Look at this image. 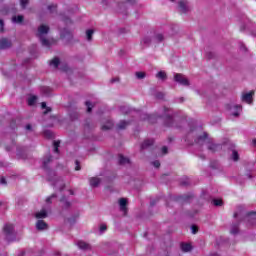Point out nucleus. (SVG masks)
Returning a JSON list of instances; mask_svg holds the SVG:
<instances>
[{
	"label": "nucleus",
	"instance_id": "nucleus-1",
	"mask_svg": "<svg viewBox=\"0 0 256 256\" xmlns=\"http://www.w3.org/2000/svg\"><path fill=\"white\" fill-rule=\"evenodd\" d=\"M210 139L211 138H209L207 132H200L197 129H190L184 138L187 145L196 144L200 147H203V145H207Z\"/></svg>",
	"mask_w": 256,
	"mask_h": 256
},
{
	"label": "nucleus",
	"instance_id": "nucleus-2",
	"mask_svg": "<svg viewBox=\"0 0 256 256\" xmlns=\"http://www.w3.org/2000/svg\"><path fill=\"white\" fill-rule=\"evenodd\" d=\"M50 27L48 25L42 24L38 27L36 37L40 40L42 47H47V49L51 48L52 45H55V40H49L45 38V35L49 34Z\"/></svg>",
	"mask_w": 256,
	"mask_h": 256
},
{
	"label": "nucleus",
	"instance_id": "nucleus-3",
	"mask_svg": "<svg viewBox=\"0 0 256 256\" xmlns=\"http://www.w3.org/2000/svg\"><path fill=\"white\" fill-rule=\"evenodd\" d=\"M5 239L8 243H13L17 240V233H15V227L13 224H6L3 228Z\"/></svg>",
	"mask_w": 256,
	"mask_h": 256
},
{
	"label": "nucleus",
	"instance_id": "nucleus-4",
	"mask_svg": "<svg viewBox=\"0 0 256 256\" xmlns=\"http://www.w3.org/2000/svg\"><path fill=\"white\" fill-rule=\"evenodd\" d=\"M165 114L163 116L164 118V124L166 127H175V119L173 118V114L170 113V110L165 108L164 109Z\"/></svg>",
	"mask_w": 256,
	"mask_h": 256
},
{
	"label": "nucleus",
	"instance_id": "nucleus-5",
	"mask_svg": "<svg viewBox=\"0 0 256 256\" xmlns=\"http://www.w3.org/2000/svg\"><path fill=\"white\" fill-rule=\"evenodd\" d=\"M174 81L176 83H179V85H182L183 87H189V85H191L189 79L181 73L174 74Z\"/></svg>",
	"mask_w": 256,
	"mask_h": 256
},
{
	"label": "nucleus",
	"instance_id": "nucleus-6",
	"mask_svg": "<svg viewBox=\"0 0 256 256\" xmlns=\"http://www.w3.org/2000/svg\"><path fill=\"white\" fill-rule=\"evenodd\" d=\"M178 11L184 15L191 12V4H189V1L180 0L178 2Z\"/></svg>",
	"mask_w": 256,
	"mask_h": 256
},
{
	"label": "nucleus",
	"instance_id": "nucleus-7",
	"mask_svg": "<svg viewBox=\"0 0 256 256\" xmlns=\"http://www.w3.org/2000/svg\"><path fill=\"white\" fill-rule=\"evenodd\" d=\"M206 147L211 153H216V151L221 150V144H217L211 139L207 142Z\"/></svg>",
	"mask_w": 256,
	"mask_h": 256
},
{
	"label": "nucleus",
	"instance_id": "nucleus-8",
	"mask_svg": "<svg viewBox=\"0 0 256 256\" xmlns=\"http://www.w3.org/2000/svg\"><path fill=\"white\" fill-rule=\"evenodd\" d=\"M60 37L62 39H66V41H73V32H71V30L64 28L61 31Z\"/></svg>",
	"mask_w": 256,
	"mask_h": 256
},
{
	"label": "nucleus",
	"instance_id": "nucleus-9",
	"mask_svg": "<svg viewBox=\"0 0 256 256\" xmlns=\"http://www.w3.org/2000/svg\"><path fill=\"white\" fill-rule=\"evenodd\" d=\"M16 155L18 159H27V150L25 149V147L17 146Z\"/></svg>",
	"mask_w": 256,
	"mask_h": 256
},
{
	"label": "nucleus",
	"instance_id": "nucleus-10",
	"mask_svg": "<svg viewBox=\"0 0 256 256\" xmlns=\"http://www.w3.org/2000/svg\"><path fill=\"white\" fill-rule=\"evenodd\" d=\"M37 231H47L49 229V225L46 224L44 220H38L36 222Z\"/></svg>",
	"mask_w": 256,
	"mask_h": 256
},
{
	"label": "nucleus",
	"instance_id": "nucleus-11",
	"mask_svg": "<svg viewBox=\"0 0 256 256\" xmlns=\"http://www.w3.org/2000/svg\"><path fill=\"white\" fill-rule=\"evenodd\" d=\"M129 125H131V121L121 120L116 125V129H117V131H123V130L127 129L129 127Z\"/></svg>",
	"mask_w": 256,
	"mask_h": 256
},
{
	"label": "nucleus",
	"instance_id": "nucleus-12",
	"mask_svg": "<svg viewBox=\"0 0 256 256\" xmlns=\"http://www.w3.org/2000/svg\"><path fill=\"white\" fill-rule=\"evenodd\" d=\"M256 212L252 211L246 215V221L249 225H255Z\"/></svg>",
	"mask_w": 256,
	"mask_h": 256
},
{
	"label": "nucleus",
	"instance_id": "nucleus-13",
	"mask_svg": "<svg viewBox=\"0 0 256 256\" xmlns=\"http://www.w3.org/2000/svg\"><path fill=\"white\" fill-rule=\"evenodd\" d=\"M12 43L9 38H1L0 39V49H9L11 47Z\"/></svg>",
	"mask_w": 256,
	"mask_h": 256
},
{
	"label": "nucleus",
	"instance_id": "nucleus-14",
	"mask_svg": "<svg viewBox=\"0 0 256 256\" xmlns=\"http://www.w3.org/2000/svg\"><path fill=\"white\" fill-rule=\"evenodd\" d=\"M253 95H255V92H253V91L243 94L242 101H244L245 103H249V104L253 103Z\"/></svg>",
	"mask_w": 256,
	"mask_h": 256
},
{
	"label": "nucleus",
	"instance_id": "nucleus-15",
	"mask_svg": "<svg viewBox=\"0 0 256 256\" xmlns=\"http://www.w3.org/2000/svg\"><path fill=\"white\" fill-rule=\"evenodd\" d=\"M60 203L62 204V209H70L71 207V202L65 196L60 198Z\"/></svg>",
	"mask_w": 256,
	"mask_h": 256
},
{
	"label": "nucleus",
	"instance_id": "nucleus-16",
	"mask_svg": "<svg viewBox=\"0 0 256 256\" xmlns=\"http://www.w3.org/2000/svg\"><path fill=\"white\" fill-rule=\"evenodd\" d=\"M24 21H25V16L23 15H17L12 17V23H16L17 25H23Z\"/></svg>",
	"mask_w": 256,
	"mask_h": 256
},
{
	"label": "nucleus",
	"instance_id": "nucleus-17",
	"mask_svg": "<svg viewBox=\"0 0 256 256\" xmlns=\"http://www.w3.org/2000/svg\"><path fill=\"white\" fill-rule=\"evenodd\" d=\"M51 161H53V156L50 154L43 159L42 165L46 170L48 169V165L51 163Z\"/></svg>",
	"mask_w": 256,
	"mask_h": 256
},
{
	"label": "nucleus",
	"instance_id": "nucleus-18",
	"mask_svg": "<svg viewBox=\"0 0 256 256\" xmlns=\"http://www.w3.org/2000/svg\"><path fill=\"white\" fill-rule=\"evenodd\" d=\"M118 163H119V165H127V164L131 163V161L129 160V158L120 154L118 156Z\"/></svg>",
	"mask_w": 256,
	"mask_h": 256
},
{
	"label": "nucleus",
	"instance_id": "nucleus-19",
	"mask_svg": "<svg viewBox=\"0 0 256 256\" xmlns=\"http://www.w3.org/2000/svg\"><path fill=\"white\" fill-rule=\"evenodd\" d=\"M153 143H155V141L153 139L151 140H145L142 144H141V150L143 151L144 149H149V147H151L153 145Z\"/></svg>",
	"mask_w": 256,
	"mask_h": 256
},
{
	"label": "nucleus",
	"instance_id": "nucleus-20",
	"mask_svg": "<svg viewBox=\"0 0 256 256\" xmlns=\"http://www.w3.org/2000/svg\"><path fill=\"white\" fill-rule=\"evenodd\" d=\"M239 111H241V106L235 105L231 108V115H233V117H239Z\"/></svg>",
	"mask_w": 256,
	"mask_h": 256
},
{
	"label": "nucleus",
	"instance_id": "nucleus-21",
	"mask_svg": "<svg viewBox=\"0 0 256 256\" xmlns=\"http://www.w3.org/2000/svg\"><path fill=\"white\" fill-rule=\"evenodd\" d=\"M180 247L184 253H189V251H191V249H193V246H191V244H189V243H182L180 245Z\"/></svg>",
	"mask_w": 256,
	"mask_h": 256
},
{
	"label": "nucleus",
	"instance_id": "nucleus-22",
	"mask_svg": "<svg viewBox=\"0 0 256 256\" xmlns=\"http://www.w3.org/2000/svg\"><path fill=\"white\" fill-rule=\"evenodd\" d=\"M99 183H101V179L97 177L90 178V186L91 187H99Z\"/></svg>",
	"mask_w": 256,
	"mask_h": 256
},
{
	"label": "nucleus",
	"instance_id": "nucleus-23",
	"mask_svg": "<svg viewBox=\"0 0 256 256\" xmlns=\"http://www.w3.org/2000/svg\"><path fill=\"white\" fill-rule=\"evenodd\" d=\"M119 206H120V210L127 211V199L121 198L119 200Z\"/></svg>",
	"mask_w": 256,
	"mask_h": 256
},
{
	"label": "nucleus",
	"instance_id": "nucleus-24",
	"mask_svg": "<svg viewBox=\"0 0 256 256\" xmlns=\"http://www.w3.org/2000/svg\"><path fill=\"white\" fill-rule=\"evenodd\" d=\"M230 233L232 235H237V233H239V222L232 224Z\"/></svg>",
	"mask_w": 256,
	"mask_h": 256
},
{
	"label": "nucleus",
	"instance_id": "nucleus-25",
	"mask_svg": "<svg viewBox=\"0 0 256 256\" xmlns=\"http://www.w3.org/2000/svg\"><path fill=\"white\" fill-rule=\"evenodd\" d=\"M36 219H46L47 217V210L43 209L40 212L35 214Z\"/></svg>",
	"mask_w": 256,
	"mask_h": 256
},
{
	"label": "nucleus",
	"instance_id": "nucleus-26",
	"mask_svg": "<svg viewBox=\"0 0 256 256\" xmlns=\"http://www.w3.org/2000/svg\"><path fill=\"white\" fill-rule=\"evenodd\" d=\"M40 91H41L42 95H45L46 97H49V95H51L52 90L47 86H42L40 88Z\"/></svg>",
	"mask_w": 256,
	"mask_h": 256
},
{
	"label": "nucleus",
	"instance_id": "nucleus-27",
	"mask_svg": "<svg viewBox=\"0 0 256 256\" xmlns=\"http://www.w3.org/2000/svg\"><path fill=\"white\" fill-rule=\"evenodd\" d=\"M61 63V60H59V57H55L53 60L50 61V66L54 67V69H57Z\"/></svg>",
	"mask_w": 256,
	"mask_h": 256
},
{
	"label": "nucleus",
	"instance_id": "nucleus-28",
	"mask_svg": "<svg viewBox=\"0 0 256 256\" xmlns=\"http://www.w3.org/2000/svg\"><path fill=\"white\" fill-rule=\"evenodd\" d=\"M162 41H165V36H163V34L158 33L154 36V43H162Z\"/></svg>",
	"mask_w": 256,
	"mask_h": 256
},
{
	"label": "nucleus",
	"instance_id": "nucleus-29",
	"mask_svg": "<svg viewBox=\"0 0 256 256\" xmlns=\"http://www.w3.org/2000/svg\"><path fill=\"white\" fill-rule=\"evenodd\" d=\"M151 37L146 36L142 39L141 45H144V47H149L151 45Z\"/></svg>",
	"mask_w": 256,
	"mask_h": 256
},
{
	"label": "nucleus",
	"instance_id": "nucleus-30",
	"mask_svg": "<svg viewBox=\"0 0 256 256\" xmlns=\"http://www.w3.org/2000/svg\"><path fill=\"white\" fill-rule=\"evenodd\" d=\"M16 144L14 141L11 142V144H7L4 146L5 151H7V153H11V151H13V149H15Z\"/></svg>",
	"mask_w": 256,
	"mask_h": 256
},
{
	"label": "nucleus",
	"instance_id": "nucleus-31",
	"mask_svg": "<svg viewBox=\"0 0 256 256\" xmlns=\"http://www.w3.org/2000/svg\"><path fill=\"white\" fill-rule=\"evenodd\" d=\"M77 246L79 247V249H83V250L90 249L89 244H87V242H83V241H79L77 243Z\"/></svg>",
	"mask_w": 256,
	"mask_h": 256
},
{
	"label": "nucleus",
	"instance_id": "nucleus-32",
	"mask_svg": "<svg viewBox=\"0 0 256 256\" xmlns=\"http://www.w3.org/2000/svg\"><path fill=\"white\" fill-rule=\"evenodd\" d=\"M157 79L165 81L167 79V73L165 71H160L156 74Z\"/></svg>",
	"mask_w": 256,
	"mask_h": 256
},
{
	"label": "nucleus",
	"instance_id": "nucleus-33",
	"mask_svg": "<svg viewBox=\"0 0 256 256\" xmlns=\"http://www.w3.org/2000/svg\"><path fill=\"white\" fill-rule=\"evenodd\" d=\"M93 33H95V31L93 29H88L86 31V39H87V41H93Z\"/></svg>",
	"mask_w": 256,
	"mask_h": 256
},
{
	"label": "nucleus",
	"instance_id": "nucleus-34",
	"mask_svg": "<svg viewBox=\"0 0 256 256\" xmlns=\"http://www.w3.org/2000/svg\"><path fill=\"white\" fill-rule=\"evenodd\" d=\"M135 77L136 79H145V77H147V74L145 72H136L135 73Z\"/></svg>",
	"mask_w": 256,
	"mask_h": 256
},
{
	"label": "nucleus",
	"instance_id": "nucleus-35",
	"mask_svg": "<svg viewBox=\"0 0 256 256\" xmlns=\"http://www.w3.org/2000/svg\"><path fill=\"white\" fill-rule=\"evenodd\" d=\"M120 111H121V113H123L124 115H129V113H131V109H129L127 106H122V107H120Z\"/></svg>",
	"mask_w": 256,
	"mask_h": 256
},
{
	"label": "nucleus",
	"instance_id": "nucleus-36",
	"mask_svg": "<svg viewBox=\"0 0 256 256\" xmlns=\"http://www.w3.org/2000/svg\"><path fill=\"white\" fill-rule=\"evenodd\" d=\"M181 201H185L186 203L191 201V199H193V195H183L180 196Z\"/></svg>",
	"mask_w": 256,
	"mask_h": 256
},
{
	"label": "nucleus",
	"instance_id": "nucleus-37",
	"mask_svg": "<svg viewBox=\"0 0 256 256\" xmlns=\"http://www.w3.org/2000/svg\"><path fill=\"white\" fill-rule=\"evenodd\" d=\"M53 145H54V153H59V146L61 145V142L60 141H54Z\"/></svg>",
	"mask_w": 256,
	"mask_h": 256
},
{
	"label": "nucleus",
	"instance_id": "nucleus-38",
	"mask_svg": "<svg viewBox=\"0 0 256 256\" xmlns=\"http://www.w3.org/2000/svg\"><path fill=\"white\" fill-rule=\"evenodd\" d=\"M212 202L215 207H221L223 205V200L221 199H214Z\"/></svg>",
	"mask_w": 256,
	"mask_h": 256
},
{
	"label": "nucleus",
	"instance_id": "nucleus-39",
	"mask_svg": "<svg viewBox=\"0 0 256 256\" xmlns=\"http://www.w3.org/2000/svg\"><path fill=\"white\" fill-rule=\"evenodd\" d=\"M232 159L233 161H239V153L237 152V150L232 151Z\"/></svg>",
	"mask_w": 256,
	"mask_h": 256
},
{
	"label": "nucleus",
	"instance_id": "nucleus-40",
	"mask_svg": "<svg viewBox=\"0 0 256 256\" xmlns=\"http://www.w3.org/2000/svg\"><path fill=\"white\" fill-rule=\"evenodd\" d=\"M35 101H37V97L36 96H32L30 98H28V105H35Z\"/></svg>",
	"mask_w": 256,
	"mask_h": 256
},
{
	"label": "nucleus",
	"instance_id": "nucleus-41",
	"mask_svg": "<svg viewBox=\"0 0 256 256\" xmlns=\"http://www.w3.org/2000/svg\"><path fill=\"white\" fill-rule=\"evenodd\" d=\"M243 206H238V211L234 213V218L239 217V215H241V213H243Z\"/></svg>",
	"mask_w": 256,
	"mask_h": 256
},
{
	"label": "nucleus",
	"instance_id": "nucleus-42",
	"mask_svg": "<svg viewBox=\"0 0 256 256\" xmlns=\"http://www.w3.org/2000/svg\"><path fill=\"white\" fill-rule=\"evenodd\" d=\"M41 107H42V109H46V111L44 112L45 114L50 113L51 108L47 107V103L42 102Z\"/></svg>",
	"mask_w": 256,
	"mask_h": 256
},
{
	"label": "nucleus",
	"instance_id": "nucleus-43",
	"mask_svg": "<svg viewBox=\"0 0 256 256\" xmlns=\"http://www.w3.org/2000/svg\"><path fill=\"white\" fill-rule=\"evenodd\" d=\"M28 4H29V0H20V5L22 9H26Z\"/></svg>",
	"mask_w": 256,
	"mask_h": 256
},
{
	"label": "nucleus",
	"instance_id": "nucleus-44",
	"mask_svg": "<svg viewBox=\"0 0 256 256\" xmlns=\"http://www.w3.org/2000/svg\"><path fill=\"white\" fill-rule=\"evenodd\" d=\"M53 199H57V194H52L46 199V203H52Z\"/></svg>",
	"mask_w": 256,
	"mask_h": 256
},
{
	"label": "nucleus",
	"instance_id": "nucleus-45",
	"mask_svg": "<svg viewBox=\"0 0 256 256\" xmlns=\"http://www.w3.org/2000/svg\"><path fill=\"white\" fill-rule=\"evenodd\" d=\"M44 135H45V137H47V139H52V137H53V132H51V131H49V130H46V131L44 132Z\"/></svg>",
	"mask_w": 256,
	"mask_h": 256
},
{
	"label": "nucleus",
	"instance_id": "nucleus-46",
	"mask_svg": "<svg viewBox=\"0 0 256 256\" xmlns=\"http://www.w3.org/2000/svg\"><path fill=\"white\" fill-rule=\"evenodd\" d=\"M86 106H87V113H91V111L93 109V104H91V102L87 101Z\"/></svg>",
	"mask_w": 256,
	"mask_h": 256
},
{
	"label": "nucleus",
	"instance_id": "nucleus-47",
	"mask_svg": "<svg viewBox=\"0 0 256 256\" xmlns=\"http://www.w3.org/2000/svg\"><path fill=\"white\" fill-rule=\"evenodd\" d=\"M99 231H100L101 235H102V233H105V231H107V225L101 224Z\"/></svg>",
	"mask_w": 256,
	"mask_h": 256
},
{
	"label": "nucleus",
	"instance_id": "nucleus-48",
	"mask_svg": "<svg viewBox=\"0 0 256 256\" xmlns=\"http://www.w3.org/2000/svg\"><path fill=\"white\" fill-rule=\"evenodd\" d=\"M191 231H192L193 235H196V233H198V231H199V227H197L196 225H192Z\"/></svg>",
	"mask_w": 256,
	"mask_h": 256
},
{
	"label": "nucleus",
	"instance_id": "nucleus-49",
	"mask_svg": "<svg viewBox=\"0 0 256 256\" xmlns=\"http://www.w3.org/2000/svg\"><path fill=\"white\" fill-rule=\"evenodd\" d=\"M156 99H163L165 97V94L163 92H157L155 94Z\"/></svg>",
	"mask_w": 256,
	"mask_h": 256
},
{
	"label": "nucleus",
	"instance_id": "nucleus-50",
	"mask_svg": "<svg viewBox=\"0 0 256 256\" xmlns=\"http://www.w3.org/2000/svg\"><path fill=\"white\" fill-rule=\"evenodd\" d=\"M113 127L112 123H109V125H103L102 129L103 131H109V129H111Z\"/></svg>",
	"mask_w": 256,
	"mask_h": 256
},
{
	"label": "nucleus",
	"instance_id": "nucleus-51",
	"mask_svg": "<svg viewBox=\"0 0 256 256\" xmlns=\"http://www.w3.org/2000/svg\"><path fill=\"white\" fill-rule=\"evenodd\" d=\"M181 185H182V187H187V186L191 185V181H189V179H186L181 182Z\"/></svg>",
	"mask_w": 256,
	"mask_h": 256
},
{
	"label": "nucleus",
	"instance_id": "nucleus-52",
	"mask_svg": "<svg viewBox=\"0 0 256 256\" xmlns=\"http://www.w3.org/2000/svg\"><path fill=\"white\" fill-rule=\"evenodd\" d=\"M75 165H76L75 171H81V164L79 163V160L75 161Z\"/></svg>",
	"mask_w": 256,
	"mask_h": 256
},
{
	"label": "nucleus",
	"instance_id": "nucleus-53",
	"mask_svg": "<svg viewBox=\"0 0 256 256\" xmlns=\"http://www.w3.org/2000/svg\"><path fill=\"white\" fill-rule=\"evenodd\" d=\"M5 29V22L3 21V19H0V31L3 32Z\"/></svg>",
	"mask_w": 256,
	"mask_h": 256
},
{
	"label": "nucleus",
	"instance_id": "nucleus-54",
	"mask_svg": "<svg viewBox=\"0 0 256 256\" xmlns=\"http://www.w3.org/2000/svg\"><path fill=\"white\" fill-rule=\"evenodd\" d=\"M119 81H121V79L119 77H115L110 80V83H119Z\"/></svg>",
	"mask_w": 256,
	"mask_h": 256
},
{
	"label": "nucleus",
	"instance_id": "nucleus-55",
	"mask_svg": "<svg viewBox=\"0 0 256 256\" xmlns=\"http://www.w3.org/2000/svg\"><path fill=\"white\" fill-rule=\"evenodd\" d=\"M62 21H64V23H66V25H69V23H71V19L69 17L62 18Z\"/></svg>",
	"mask_w": 256,
	"mask_h": 256
},
{
	"label": "nucleus",
	"instance_id": "nucleus-56",
	"mask_svg": "<svg viewBox=\"0 0 256 256\" xmlns=\"http://www.w3.org/2000/svg\"><path fill=\"white\" fill-rule=\"evenodd\" d=\"M0 185H7V180L5 179V177L0 178Z\"/></svg>",
	"mask_w": 256,
	"mask_h": 256
},
{
	"label": "nucleus",
	"instance_id": "nucleus-57",
	"mask_svg": "<svg viewBox=\"0 0 256 256\" xmlns=\"http://www.w3.org/2000/svg\"><path fill=\"white\" fill-rule=\"evenodd\" d=\"M55 9H57L56 5H50L48 6V10L51 11V13H53V11H55Z\"/></svg>",
	"mask_w": 256,
	"mask_h": 256
},
{
	"label": "nucleus",
	"instance_id": "nucleus-58",
	"mask_svg": "<svg viewBox=\"0 0 256 256\" xmlns=\"http://www.w3.org/2000/svg\"><path fill=\"white\" fill-rule=\"evenodd\" d=\"M153 165L154 167H156V169H159V167H161V163L158 160L154 161Z\"/></svg>",
	"mask_w": 256,
	"mask_h": 256
},
{
	"label": "nucleus",
	"instance_id": "nucleus-59",
	"mask_svg": "<svg viewBox=\"0 0 256 256\" xmlns=\"http://www.w3.org/2000/svg\"><path fill=\"white\" fill-rule=\"evenodd\" d=\"M25 129L26 131H33V126H31V124H27Z\"/></svg>",
	"mask_w": 256,
	"mask_h": 256
},
{
	"label": "nucleus",
	"instance_id": "nucleus-60",
	"mask_svg": "<svg viewBox=\"0 0 256 256\" xmlns=\"http://www.w3.org/2000/svg\"><path fill=\"white\" fill-rule=\"evenodd\" d=\"M162 153H163L164 155H167V153H168V148H167V146H164V147L162 148Z\"/></svg>",
	"mask_w": 256,
	"mask_h": 256
},
{
	"label": "nucleus",
	"instance_id": "nucleus-61",
	"mask_svg": "<svg viewBox=\"0 0 256 256\" xmlns=\"http://www.w3.org/2000/svg\"><path fill=\"white\" fill-rule=\"evenodd\" d=\"M127 3H130V5H135V0H126Z\"/></svg>",
	"mask_w": 256,
	"mask_h": 256
},
{
	"label": "nucleus",
	"instance_id": "nucleus-62",
	"mask_svg": "<svg viewBox=\"0 0 256 256\" xmlns=\"http://www.w3.org/2000/svg\"><path fill=\"white\" fill-rule=\"evenodd\" d=\"M210 167H212V169H217V165H215L213 162L210 163Z\"/></svg>",
	"mask_w": 256,
	"mask_h": 256
},
{
	"label": "nucleus",
	"instance_id": "nucleus-63",
	"mask_svg": "<svg viewBox=\"0 0 256 256\" xmlns=\"http://www.w3.org/2000/svg\"><path fill=\"white\" fill-rule=\"evenodd\" d=\"M240 49H242V51H247V48L243 44H241Z\"/></svg>",
	"mask_w": 256,
	"mask_h": 256
},
{
	"label": "nucleus",
	"instance_id": "nucleus-64",
	"mask_svg": "<svg viewBox=\"0 0 256 256\" xmlns=\"http://www.w3.org/2000/svg\"><path fill=\"white\" fill-rule=\"evenodd\" d=\"M209 256H219L217 253H211Z\"/></svg>",
	"mask_w": 256,
	"mask_h": 256
}]
</instances>
